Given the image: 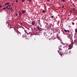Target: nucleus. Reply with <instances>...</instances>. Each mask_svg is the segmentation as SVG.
Masks as SVG:
<instances>
[{
	"instance_id": "nucleus-1",
	"label": "nucleus",
	"mask_w": 77,
	"mask_h": 77,
	"mask_svg": "<svg viewBox=\"0 0 77 77\" xmlns=\"http://www.w3.org/2000/svg\"><path fill=\"white\" fill-rule=\"evenodd\" d=\"M31 23V24H32V25H34L35 24V21L34 20L32 21Z\"/></svg>"
},
{
	"instance_id": "nucleus-2",
	"label": "nucleus",
	"mask_w": 77,
	"mask_h": 77,
	"mask_svg": "<svg viewBox=\"0 0 77 77\" xmlns=\"http://www.w3.org/2000/svg\"><path fill=\"white\" fill-rule=\"evenodd\" d=\"M71 48H72V47H71V45H69V48H68V49L69 50L70 49H71Z\"/></svg>"
},
{
	"instance_id": "nucleus-3",
	"label": "nucleus",
	"mask_w": 77,
	"mask_h": 77,
	"mask_svg": "<svg viewBox=\"0 0 77 77\" xmlns=\"http://www.w3.org/2000/svg\"><path fill=\"white\" fill-rule=\"evenodd\" d=\"M73 43L75 45H77V41H75H75H74V43Z\"/></svg>"
},
{
	"instance_id": "nucleus-4",
	"label": "nucleus",
	"mask_w": 77,
	"mask_h": 77,
	"mask_svg": "<svg viewBox=\"0 0 77 77\" xmlns=\"http://www.w3.org/2000/svg\"><path fill=\"white\" fill-rule=\"evenodd\" d=\"M15 30L16 29L14 28H13L12 29V32H16Z\"/></svg>"
},
{
	"instance_id": "nucleus-5",
	"label": "nucleus",
	"mask_w": 77,
	"mask_h": 77,
	"mask_svg": "<svg viewBox=\"0 0 77 77\" xmlns=\"http://www.w3.org/2000/svg\"><path fill=\"white\" fill-rule=\"evenodd\" d=\"M21 12H22V14H23L24 13H25L26 12V11L25 10H24V11H22Z\"/></svg>"
},
{
	"instance_id": "nucleus-6",
	"label": "nucleus",
	"mask_w": 77,
	"mask_h": 77,
	"mask_svg": "<svg viewBox=\"0 0 77 77\" xmlns=\"http://www.w3.org/2000/svg\"><path fill=\"white\" fill-rule=\"evenodd\" d=\"M9 4H10V3H9L8 2L6 3L5 4H4L5 5H9Z\"/></svg>"
},
{
	"instance_id": "nucleus-7",
	"label": "nucleus",
	"mask_w": 77,
	"mask_h": 77,
	"mask_svg": "<svg viewBox=\"0 0 77 77\" xmlns=\"http://www.w3.org/2000/svg\"><path fill=\"white\" fill-rule=\"evenodd\" d=\"M37 29H38V30H41V28H39V26H38L37 27Z\"/></svg>"
},
{
	"instance_id": "nucleus-8",
	"label": "nucleus",
	"mask_w": 77,
	"mask_h": 77,
	"mask_svg": "<svg viewBox=\"0 0 77 77\" xmlns=\"http://www.w3.org/2000/svg\"><path fill=\"white\" fill-rule=\"evenodd\" d=\"M21 14H22L20 12V11L19 12V16H21Z\"/></svg>"
},
{
	"instance_id": "nucleus-9",
	"label": "nucleus",
	"mask_w": 77,
	"mask_h": 77,
	"mask_svg": "<svg viewBox=\"0 0 77 77\" xmlns=\"http://www.w3.org/2000/svg\"><path fill=\"white\" fill-rule=\"evenodd\" d=\"M17 34L18 35H20V32H17Z\"/></svg>"
},
{
	"instance_id": "nucleus-10",
	"label": "nucleus",
	"mask_w": 77,
	"mask_h": 77,
	"mask_svg": "<svg viewBox=\"0 0 77 77\" xmlns=\"http://www.w3.org/2000/svg\"><path fill=\"white\" fill-rule=\"evenodd\" d=\"M64 31L66 33L67 32V31L66 30V29H64Z\"/></svg>"
},
{
	"instance_id": "nucleus-11",
	"label": "nucleus",
	"mask_w": 77,
	"mask_h": 77,
	"mask_svg": "<svg viewBox=\"0 0 77 77\" xmlns=\"http://www.w3.org/2000/svg\"><path fill=\"white\" fill-rule=\"evenodd\" d=\"M71 23H72V25H74V24H75L74 23V22H71Z\"/></svg>"
},
{
	"instance_id": "nucleus-12",
	"label": "nucleus",
	"mask_w": 77,
	"mask_h": 77,
	"mask_svg": "<svg viewBox=\"0 0 77 77\" xmlns=\"http://www.w3.org/2000/svg\"><path fill=\"white\" fill-rule=\"evenodd\" d=\"M75 32L77 33V29H75Z\"/></svg>"
},
{
	"instance_id": "nucleus-13",
	"label": "nucleus",
	"mask_w": 77,
	"mask_h": 77,
	"mask_svg": "<svg viewBox=\"0 0 77 77\" xmlns=\"http://www.w3.org/2000/svg\"><path fill=\"white\" fill-rule=\"evenodd\" d=\"M75 10V8H73V9L72 10L73 11H74Z\"/></svg>"
},
{
	"instance_id": "nucleus-14",
	"label": "nucleus",
	"mask_w": 77,
	"mask_h": 77,
	"mask_svg": "<svg viewBox=\"0 0 77 77\" xmlns=\"http://www.w3.org/2000/svg\"><path fill=\"white\" fill-rule=\"evenodd\" d=\"M61 0V1H62L63 2H65V0Z\"/></svg>"
},
{
	"instance_id": "nucleus-15",
	"label": "nucleus",
	"mask_w": 77,
	"mask_h": 77,
	"mask_svg": "<svg viewBox=\"0 0 77 77\" xmlns=\"http://www.w3.org/2000/svg\"><path fill=\"white\" fill-rule=\"evenodd\" d=\"M6 9V8H5V7H4V8H3V10H5Z\"/></svg>"
},
{
	"instance_id": "nucleus-16",
	"label": "nucleus",
	"mask_w": 77,
	"mask_h": 77,
	"mask_svg": "<svg viewBox=\"0 0 77 77\" xmlns=\"http://www.w3.org/2000/svg\"><path fill=\"white\" fill-rule=\"evenodd\" d=\"M67 32H68V33H69V30H67Z\"/></svg>"
},
{
	"instance_id": "nucleus-17",
	"label": "nucleus",
	"mask_w": 77,
	"mask_h": 77,
	"mask_svg": "<svg viewBox=\"0 0 77 77\" xmlns=\"http://www.w3.org/2000/svg\"><path fill=\"white\" fill-rule=\"evenodd\" d=\"M42 12H43V13H45V11H44V10H43V11H42Z\"/></svg>"
},
{
	"instance_id": "nucleus-18",
	"label": "nucleus",
	"mask_w": 77,
	"mask_h": 77,
	"mask_svg": "<svg viewBox=\"0 0 77 77\" xmlns=\"http://www.w3.org/2000/svg\"><path fill=\"white\" fill-rule=\"evenodd\" d=\"M10 10H12V8H11L10 9Z\"/></svg>"
},
{
	"instance_id": "nucleus-19",
	"label": "nucleus",
	"mask_w": 77,
	"mask_h": 77,
	"mask_svg": "<svg viewBox=\"0 0 77 77\" xmlns=\"http://www.w3.org/2000/svg\"><path fill=\"white\" fill-rule=\"evenodd\" d=\"M22 2H24V0H22Z\"/></svg>"
},
{
	"instance_id": "nucleus-20",
	"label": "nucleus",
	"mask_w": 77,
	"mask_h": 77,
	"mask_svg": "<svg viewBox=\"0 0 77 77\" xmlns=\"http://www.w3.org/2000/svg\"><path fill=\"white\" fill-rule=\"evenodd\" d=\"M5 8H6V9H8V6H7V7Z\"/></svg>"
},
{
	"instance_id": "nucleus-21",
	"label": "nucleus",
	"mask_w": 77,
	"mask_h": 77,
	"mask_svg": "<svg viewBox=\"0 0 77 77\" xmlns=\"http://www.w3.org/2000/svg\"><path fill=\"white\" fill-rule=\"evenodd\" d=\"M62 8H64V5L62 6Z\"/></svg>"
},
{
	"instance_id": "nucleus-22",
	"label": "nucleus",
	"mask_w": 77,
	"mask_h": 77,
	"mask_svg": "<svg viewBox=\"0 0 77 77\" xmlns=\"http://www.w3.org/2000/svg\"><path fill=\"white\" fill-rule=\"evenodd\" d=\"M31 1H32V0H29V1H28V2H31Z\"/></svg>"
},
{
	"instance_id": "nucleus-23",
	"label": "nucleus",
	"mask_w": 77,
	"mask_h": 77,
	"mask_svg": "<svg viewBox=\"0 0 77 77\" xmlns=\"http://www.w3.org/2000/svg\"><path fill=\"white\" fill-rule=\"evenodd\" d=\"M18 14H16V16H18Z\"/></svg>"
},
{
	"instance_id": "nucleus-24",
	"label": "nucleus",
	"mask_w": 77,
	"mask_h": 77,
	"mask_svg": "<svg viewBox=\"0 0 77 77\" xmlns=\"http://www.w3.org/2000/svg\"><path fill=\"white\" fill-rule=\"evenodd\" d=\"M11 6V5H8V7H10Z\"/></svg>"
},
{
	"instance_id": "nucleus-25",
	"label": "nucleus",
	"mask_w": 77,
	"mask_h": 77,
	"mask_svg": "<svg viewBox=\"0 0 77 77\" xmlns=\"http://www.w3.org/2000/svg\"><path fill=\"white\" fill-rule=\"evenodd\" d=\"M53 17H54L53 16H52L51 17L52 18H53Z\"/></svg>"
},
{
	"instance_id": "nucleus-26",
	"label": "nucleus",
	"mask_w": 77,
	"mask_h": 77,
	"mask_svg": "<svg viewBox=\"0 0 77 77\" xmlns=\"http://www.w3.org/2000/svg\"><path fill=\"white\" fill-rule=\"evenodd\" d=\"M16 3H18V1H16Z\"/></svg>"
},
{
	"instance_id": "nucleus-27",
	"label": "nucleus",
	"mask_w": 77,
	"mask_h": 77,
	"mask_svg": "<svg viewBox=\"0 0 77 77\" xmlns=\"http://www.w3.org/2000/svg\"><path fill=\"white\" fill-rule=\"evenodd\" d=\"M70 13H71H71H72V10H71V11H70Z\"/></svg>"
},
{
	"instance_id": "nucleus-28",
	"label": "nucleus",
	"mask_w": 77,
	"mask_h": 77,
	"mask_svg": "<svg viewBox=\"0 0 77 77\" xmlns=\"http://www.w3.org/2000/svg\"><path fill=\"white\" fill-rule=\"evenodd\" d=\"M8 10H9V9H10V8H8Z\"/></svg>"
},
{
	"instance_id": "nucleus-29",
	"label": "nucleus",
	"mask_w": 77,
	"mask_h": 77,
	"mask_svg": "<svg viewBox=\"0 0 77 77\" xmlns=\"http://www.w3.org/2000/svg\"><path fill=\"white\" fill-rule=\"evenodd\" d=\"M50 0H47V1H48V2H49V1H50Z\"/></svg>"
},
{
	"instance_id": "nucleus-30",
	"label": "nucleus",
	"mask_w": 77,
	"mask_h": 77,
	"mask_svg": "<svg viewBox=\"0 0 77 77\" xmlns=\"http://www.w3.org/2000/svg\"><path fill=\"white\" fill-rule=\"evenodd\" d=\"M0 7H2V6H1V4H0Z\"/></svg>"
},
{
	"instance_id": "nucleus-31",
	"label": "nucleus",
	"mask_w": 77,
	"mask_h": 77,
	"mask_svg": "<svg viewBox=\"0 0 77 77\" xmlns=\"http://www.w3.org/2000/svg\"><path fill=\"white\" fill-rule=\"evenodd\" d=\"M2 8V6H0V8Z\"/></svg>"
},
{
	"instance_id": "nucleus-32",
	"label": "nucleus",
	"mask_w": 77,
	"mask_h": 77,
	"mask_svg": "<svg viewBox=\"0 0 77 77\" xmlns=\"http://www.w3.org/2000/svg\"><path fill=\"white\" fill-rule=\"evenodd\" d=\"M60 55H61V54L60 53Z\"/></svg>"
},
{
	"instance_id": "nucleus-33",
	"label": "nucleus",
	"mask_w": 77,
	"mask_h": 77,
	"mask_svg": "<svg viewBox=\"0 0 77 77\" xmlns=\"http://www.w3.org/2000/svg\"><path fill=\"white\" fill-rule=\"evenodd\" d=\"M21 25L23 24V23H21Z\"/></svg>"
},
{
	"instance_id": "nucleus-34",
	"label": "nucleus",
	"mask_w": 77,
	"mask_h": 77,
	"mask_svg": "<svg viewBox=\"0 0 77 77\" xmlns=\"http://www.w3.org/2000/svg\"><path fill=\"white\" fill-rule=\"evenodd\" d=\"M16 1H18V0H16Z\"/></svg>"
},
{
	"instance_id": "nucleus-35",
	"label": "nucleus",
	"mask_w": 77,
	"mask_h": 77,
	"mask_svg": "<svg viewBox=\"0 0 77 77\" xmlns=\"http://www.w3.org/2000/svg\"><path fill=\"white\" fill-rule=\"evenodd\" d=\"M73 5H74V4Z\"/></svg>"
},
{
	"instance_id": "nucleus-36",
	"label": "nucleus",
	"mask_w": 77,
	"mask_h": 77,
	"mask_svg": "<svg viewBox=\"0 0 77 77\" xmlns=\"http://www.w3.org/2000/svg\"><path fill=\"white\" fill-rule=\"evenodd\" d=\"M28 29H29V28H28Z\"/></svg>"
},
{
	"instance_id": "nucleus-37",
	"label": "nucleus",
	"mask_w": 77,
	"mask_h": 77,
	"mask_svg": "<svg viewBox=\"0 0 77 77\" xmlns=\"http://www.w3.org/2000/svg\"><path fill=\"white\" fill-rule=\"evenodd\" d=\"M12 5H13V4H12Z\"/></svg>"
}]
</instances>
